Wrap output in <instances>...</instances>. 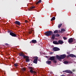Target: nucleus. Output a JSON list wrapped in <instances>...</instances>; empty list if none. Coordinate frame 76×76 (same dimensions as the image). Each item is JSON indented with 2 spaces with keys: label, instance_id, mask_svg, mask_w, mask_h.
<instances>
[{
  "label": "nucleus",
  "instance_id": "nucleus-1",
  "mask_svg": "<svg viewBox=\"0 0 76 76\" xmlns=\"http://www.w3.org/2000/svg\"><path fill=\"white\" fill-rule=\"evenodd\" d=\"M28 69H30L29 71L30 73L32 74H36L37 72L35 71H33L34 70V68L32 67L28 66Z\"/></svg>",
  "mask_w": 76,
  "mask_h": 76
},
{
  "label": "nucleus",
  "instance_id": "nucleus-2",
  "mask_svg": "<svg viewBox=\"0 0 76 76\" xmlns=\"http://www.w3.org/2000/svg\"><path fill=\"white\" fill-rule=\"evenodd\" d=\"M66 57V56L65 55V54L61 55L60 56H58V55H57L56 56L57 58L60 60H61V59H64Z\"/></svg>",
  "mask_w": 76,
  "mask_h": 76
},
{
  "label": "nucleus",
  "instance_id": "nucleus-3",
  "mask_svg": "<svg viewBox=\"0 0 76 76\" xmlns=\"http://www.w3.org/2000/svg\"><path fill=\"white\" fill-rule=\"evenodd\" d=\"M53 34V32L52 31H48L45 32V35L47 37H49V36L52 35Z\"/></svg>",
  "mask_w": 76,
  "mask_h": 76
},
{
  "label": "nucleus",
  "instance_id": "nucleus-4",
  "mask_svg": "<svg viewBox=\"0 0 76 76\" xmlns=\"http://www.w3.org/2000/svg\"><path fill=\"white\" fill-rule=\"evenodd\" d=\"M62 72H63V73H70V74H72V73H73V72L69 70H65V71H62Z\"/></svg>",
  "mask_w": 76,
  "mask_h": 76
},
{
  "label": "nucleus",
  "instance_id": "nucleus-5",
  "mask_svg": "<svg viewBox=\"0 0 76 76\" xmlns=\"http://www.w3.org/2000/svg\"><path fill=\"white\" fill-rule=\"evenodd\" d=\"M53 49L54 51H60V49L58 48L57 47H54L53 48Z\"/></svg>",
  "mask_w": 76,
  "mask_h": 76
},
{
  "label": "nucleus",
  "instance_id": "nucleus-6",
  "mask_svg": "<svg viewBox=\"0 0 76 76\" xmlns=\"http://www.w3.org/2000/svg\"><path fill=\"white\" fill-rule=\"evenodd\" d=\"M34 58H36L34 59L33 61V63H35V64H37V62H38V57L37 56L34 57Z\"/></svg>",
  "mask_w": 76,
  "mask_h": 76
},
{
  "label": "nucleus",
  "instance_id": "nucleus-7",
  "mask_svg": "<svg viewBox=\"0 0 76 76\" xmlns=\"http://www.w3.org/2000/svg\"><path fill=\"white\" fill-rule=\"evenodd\" d=\"M10 35H11L12 37H17V34H16L12 32H11L10 33Z\"/></svg>",
  "mask_w": 76,
  "mask_h": 76
},
{
  "label": "nucleus",
  "instance_id": "nucleus-8",
  "mask_svg": "<svg viewBox=\"0 0 76 76\" xmlns=\"http://www.w3.org/2000/svg\"><path fill=\"white\" fill-rule=\"evenodd\" d=\"M73 41H74L73 38H69L68 39V42L70 44V43H72L73 42Z\"/></svg>",
  "mask_w": 76,
  "mask_h": 76
},
{
  "label": "nucleus",
  "instance_id": "nucleus-9",
  "mask_svg": "<svg viewBox=\"0 0 76 76\" xmlns=\"http://www.w3.org/2000/svg\"><path fill=\"white\" fill-rule=\"evenodd\" d=\"M19 54L20 56H21V57H23V58H25L26 57V56L24 54V53H19Z\"/></svg>",
  "mask_w": 76,
  "mask_h": 76
},
{
  "label": "nucleus",
  "instance_id": "nucleus-10",
  "mask_svg": "<svg viewBox=\"0 0 76 76\" xmlns=\"http://www.w3.org/2000/svg\"><path fill=\"white\" fill-rule=\"evenodd\" d=\"M24 58H26V62H28L30 61V60L29 59V57L28 56H26V57Z\"/></svg>",
  "mask_w": 76,
  "mask_h": 76
},
{
  "label": "nucleus",
  "instance_id": "nucleus-11",
  "mask_svg": "<svg viewBox=\"0 0 76 76\" xmlns=\"http://www.w3.org/2000/svg\"><path fill=\"white\" fill-rule=\"evenodd\" d=\"M14 23L16 24V25H18L19 26H20L21 25V23H20L19 21H16Z\"/></svg>",
  "mask_w": 76,
  "mask_h": 76
},
{
  "label": "nucleus",
  "instance_id": "nucleus-12",
  "mask_svg": "<svg viewBox=\"0 0 76 76\" xmlns=\"http://www.w3.org/2000/svg\"><path fill=\"white\" fill-rule=\"evenodd\" d=\"M30 42L31 44H36V43H37V41L36 40H33L30 41Z\"/></svg>",
  "mask_w": 76,
  "mask_h": 76
},
{
  "label": "nucleus",
  "instance_id": "nucleus-13",
  "mask_svg": "<svg viewBox=\"0 0 76 76\" xmlns=\"http://www.w3.org/2000/svg\"><path fill=\"white\" fill-rule=\"evenodd\" d=\"M75 57L76 58V56L73 54H69V56H68L67 57Z\"/></svg>",
  "mask_w": 76,
  "mask_h": 76
},
{
  "label": "nucleus",
  "instance_id": "nucleus-14",
  "mask_svg": "<svg viewBox=\"0 0 76 76\" xmlns=\"http://www.w3.org/2000/svg\"><path fill=\"white\" fill-rule=\"evenodd\" d=\"M55 59V57L54 56L50 57L49 59V60H51V61H53L54 59Z\"/></svg>",
  "mask_w": 76,
  "mask_h": 76
},
{
  "label": "nucleus",
  "instance_id": "nucleus-15",
  "mask_svg": "<svg viewBox=\"0 0 76 76\" xmlns=\"http://www.w3.org/2000/svg\"><path fill=\"white\" fill-rule=\"evenodd\" d=\"M53 44H55V45H58V44H59L58 42L55 41H53Z\"/></svg>",
  "mask_w": 76,
  "mask_h": 76
},
{
  "label": "nucleus",
  "instance_id": "nucleus-16",
  "mask_svg": "<svg viewBox=\"0 0 76 76\" xmlns=\"http://www.w3.org/2000/svg\"><path fill=\"white\" fill-rule=\"evenodd\" d=\"M46 63H47V64H51V61H46Z\"/></svg>",
  "mask_w": 76,
  "mask_h": 76
},
{
  "label": "nucleus",
  "instance_id": "nucleus-17",
  "mask_svg": "<svg viewBox=\"0 0 76 76\" xmlns=\"http://www.w3.org/2000/svg\"><path fill=\"white\" fill-rule=\"evenodd\" d=\"M55 37H56V36H55V34H53L52 35V38H51L52 39H55Z\"/></svg>",
  "mask_w": 76,
  "mask_h": 76
},
{
  "label": "nucleus",
  "instance_id": "nucleus-18",
  "mask_svg": "<svg viewBox=\"0 0 76 76\" xmlns=\"http://www.w3.org/2000/svg\"><path fill=\"white\" fill-rule=\"evenodd\" d=\"M58 43H59V44H63V41L60 40H58Z\"/></svg>",
  "mask_w": 76,
  "mask_h": 76
},
{
  "label": "nucleus",
  "instance_id": "nucleus-19",
  "mask_svg": "<svg viewBox=\"0 0 76 76\" xmlns=\"http://www.w3.org/2000/svg\"><path fill=\"white\" fill-rule=\"evenodd\" d=\"M34 31L33 30H30L28 32V33L29 34H32V32H34Z\"/></svg>",
  "mask_w": 76,
  "mask_h": 76
},
{
  "label": "nucleus",
  "instance_id": "nucleus-20",
  "mask_svg": "<svg viewBox=\"0 0 76 76\" xmlns=\"http://www.w3.org/2000/svg\"><path fill=\"white\" fill-rule=\"evenodd\" d=\"M56 19V18L55 17H53L51 19V21H53V20H54Z\"/></svg>",
  "mask_w": 76,
  "mask_h": 76
},
{
  "label": "nucleus",
  "instance_id": "nucleus-21",
  "mask_svg": "<svg viewBox=\"0 0 76 76\" xmlns=\"http://www.w3.org/2000/svg\"><path fill=\"white\" fill-rule=\"evenodd\" d=\"M61 31L62 33H63V32H64V31H66V30L62 28L61 29Z\"/></svg>",
  "mask_w": 76,
  "mask_h": 76
},
{
  "label": "nucleus",
  "instance_id": "nucleus-22",
  "mask_svg": "<svg viewBox=\"0 0 76 76\" xmlns=\"http://www.w3.org/2000/svg\"><path fill=\"white\" fill-rule=\"evenodd\" d=\"M54 34H57V33H58V31L57 30H56L53 32Z\"/></svg>",
  "mask_w": 76,
  "mask_h": 76
},
{
  "label": "nucleus",
  "instance_id": "nucleus-23",
  "mask_svg": "<svg viewBox=\"0 0 76 76\" xmlns=\"http://www.w3.org/2000/svg\"><path fill=\"white\" fill-rule=\"evenodd\" d=\"M62 24L61 23L60 24H58V28H61V26H62Z\"/></svg>",
  "mask_w": 76,
  "mask_h": 76
},
{
  "label": "nucleus",
  "instance_id": "nucleus-24",
  "mask_svg": "<svg viewBox=\"0 0 76 76\" xmlns=\"http://www.w3.org/2000/svg\"><path fill=\"white\" fill-rule=\"evenodd\" d=\"M35 6H32L31 7H30V10L31 9H35Z\"/></svg>",
  "mask_w": 76,
  "mask_h": 76
},
{
  "label": "nucleus",
  "instance_id": "nucleus-25",
  "mask_svg": "<svg viewBox=\"0 0 76 76\" xmlns=\"http://www.w3.org/2000/svg\"><path fill=\"white\" fill-rule=\"evenodd\" d=\"M41 0H39L37 3H36V4H38V3H41Z\"/></svg>",
  "mask_w": 76,
  "mask_h": 76
},
{
  "label": "nucleus",
  "instance_id": "nucleus-26",
  "mask_svg": "<svg viewBox=\"0 0 76 76\" xmlns=\"http://www.w3.org/2000/svg\"><path fill=\"white\" fill-rule=\"evenodd\" d=\"M55 37H60V35L58 34H57L55 35Z\"/></svg>",
  "mask_w": 76,
  "mask_h": 76
},
{
  "label": "nucleus",
  "instance_id": "nucleus-27",
  "mask_svg": "<svg viewBox=\"0 0 76 76\" xmlns=\"http://www.w3.org/2000/svg\"><path fill=\"white\" fill-rule=\"evenodd\" d=\"M14 65L15 67H17V66H18V63H16L14 64Z\"/></svg>",
  "mask_w": 76,
  "mask_h": 76
},
{
  "label": "nucleus",
  "instance_id": "nucleus-28",
  "mask_svg": "<svg viewBox=\"0 0 76 76\" xmlns=\"http://www.w3.org/2000/svg\"><path fill=\"white\" fill-rule=\"evenodd\" d=\"M53 62L54 63H57V61L55 59H54V60H53Z\"/></svg>",
  "mask_w": 76,
  "mask_h": 76
},
{
  "label": "nucleus",
  "instance_id": "nucleus-29",
  "mask_svg": "<svg viewBox=\"0 0 76 76\" xmlns=\"http://www.w3.org/2000/svg\"><path fill=\"white\" fill-rule=\"evenodd\" d=\"M63 38L64 39V40H66V39H67V38L66 37H63Z\"/></svg>",
  "mask_w": 76,
  "mask_h": 76
},
{
  "label": "nucleus",
  "instance_id": "nucleus-30",
  "mask_svg": "<svg viewBox=\"0 0 76 76\" xmlns=\"http://www.w3.org/2000/svg\"><path fill=\"white\" fill-rule=\"evenodd\" d=\"M64 64H67V63H69V62L67 61H64Z\"/></svg>",
  "mask_w": 76,
  "mask_h": 76
},
{
  "label": "nucleus",
  "instance_id": "nucleus-31",
  "mask_svg": "<svg viewBox=\"0 0 76 76\" xmlns=\"http://www.w3.org/2000/svg\"><path fill=\"white\" fill-rule=\"evenodd\" d=\"M22 70H23V71H24L25 70H26V68H23L22 69Z\"/></svg>",
  "mask_w": 76,
  "mask_h": 76
},
{
  "label": "nucleus",
  "instance_id": "nucleus-32",
  "mask_svg": "<svg viewBox=\"0 0 76 76\" xmlns=\"http://www.w3.org/2000/svg\"><path fill=\"white\" fill-rule=\"evenodd\" d=\"M5 45H7V46H8V45H9L8 44H7V43H6V44H5Z\"/></svg>",
  "mask_w": 76,
  "mask_h": 76
},
{
  "label": "nucleus",
  "instance_id": "nucleus-33",
  "mask_svg": "<svg viewBox=\"0 0 76 76\" xmlns=\"http://www.w3.org/2000/svg\"><path fill=\"white\" fill-rule=\"evenodd\" d=\"M28 22V21L26 20H25V22H26V23H27V22Z\"/></svg>",
  "mask_w": 76,
  "mask_h": 76
},
{
  "label": "nucleus",
  "instance_id": "nucleus-34",
  "mask_svg": "<svg viewBox=\"0 0 76 76\" xmlns=\"http://www.w3.org/2000/svg\"><path fill=\"white\" fill-rule=\"evenodd\" d=\"M72 72H74L75 71V69H73L72 70Z\"/></svg>",
  "mask_w": 76,
  "mask_h": 76
},
{
  "label": "nucleus",
  "instance_id": "nucleus-35",
  "mask_svg": "<svg viewBox=\"0 0 76 76\" xmlns=\"http://www.w3.org/2000/svg\"><path fill=\"white\" fill-rule=\"evenodd\" d=\"M8 32H10H10H11L10 31H9Z\"/></svg>",
  "mask_w": 76,
  "mask_h": 76
},
{
  "label": "nucleus",
  "instance_id": "nucleus-36",
  "mask_svg": "<svg viewBox=\"0 0 76 76\" xmlns=\"http://www.w3.org/2000/svg\"><path fill=\"white\" fill-rule=\"evenodd\" d=\"M67 54H70V53H68V52H67Z\"/></svg>",
  "mask_w": 76,
  "mask_h": 76
},
{
  "label": "nucleus",
  "instance_id": "nucleus-37",
  "mask_svg": "<svg viewBox=\"0 0 76 76\" xmlns=\"http://www.w3.org/2000/svg\"><path fill=\"white\" fill-rule=\"evenodd\" d=\"M46 57H47V58H48V56H46Z\"/></svg>",
  "mask_w": 76,
  "mask_h": 76
},
{
  "label": "nucleus",
  "instance_id": "nucleus-38",
  "mask_svg": "<svg viewBox=\"0 0 76 76\" xmlns=\"http://www.w3.org/2000/svg\"><path fill=\"white\" fill-rule=\"evenodd\" d=\"M50 54H52V53H50Z\"/></svg>",
  "mask_w": 76,
  "mask_h": 76
},
{
  "label": "nucleus",
  "instance_id": "nucleus-39",
  "mask_svg": "<svg viewBox=\"0 0 76 76\" xmlns=\"http://www.w3.org/2000/svg\"><path fill=\"white\" fill-rule=\"evenodd\" d=\"M64 74H66V73H64Z\"/></svg>",
  "mask_w": 76,
  "mask_h": 76
},
{
  "label": "nucleus",
  "instance_id": "nucleus-40",
  "mask_svg": "<svg viewBox=\"0 0 76 76\" xmlns=\"http://www.w3.org/2000/svg\"><path fill=\"white\" fill-rule=\"evenodd\" d=\"M28 65H30V64H28Z\"/></svg>",
  "mask_w": 76,
  "mask_h": 76
},
{
  "label": "nucleus",
  "instance_id": "nucleus-41",
  "mask_svg": "<svg viewBox=\"0 0 76 76\" xmlns=\"http://www.w3.org/2000/svg\"><path fill=\"white\" fill-rule=\"evenodd\" d=\"M31 66H32V64H31Z\"/></svg>",
  "mask_w": 76,
  "mask_h": 76
}]
</instances>
